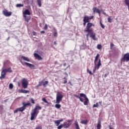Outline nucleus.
<instances>
[{
	"label": "nucleus",
	"instance_id": "8fccbe9b",
	"mask_svg": "<svg viewBox=\"0 0 129 129\" xmlns=\"http://www.w3.org/2000/svg\"><path fill=\"white\" fill-rule=\"evenodd\" d=\"M19 111V108H17L16 110H14V113H17Z\"/></svg>",
	"mask_w": 129,
	"mask_h": 129
},
{
	"label": "nucleus",
	"instance_id": "bf43d9fd",
	"mask_svg": "<svg viewBox=\"0 0 129 129\" xmlns=\"http://www.w3.org/2000/svg\"><path fill=\"white\" fill-rule=\"evenodd\" d=\"M58 120L59 121V122H61L63 121V119H59Z\"/></svg>",
	"mask_w": 129,
	"mask_h": 129
},
{
	"label": "nucleus",
	"instance_id": "0eeeda50",
	"mask_svg": "<svg viewBox=\"0 0 129 129\" xmlns=\"http://www.w3.org/2000/svg\"><path fill=\"white\" fill-rule=\"evenodd\" d=\"M101 60H100V59H99L98 60V62L97 64H95V68L93 70V72H95V70H96V69L98 70L99 69V67H100V66H101Z\"/></svg>",
	"mask_w": 129,
	"mask_h": 129
},
{
	"label": "nucleus",
	"instance_id": "774afa93",
	"mask_svg": "<svg viewBox=\"0 0 129 129\" xmlns=\"http://www.w3.org/2000/svg\"><path fill=\"white\" fill-rule=\"evenodd\" d=\"M104 77H106V75H105Z\"/></svg>",
	"mask_w": 129,
	"mask_h": 129
},
{
	"label": "nucleus",
	"instance_id": "13d9d810",
	"mask_svg": "<svg viewBox=\"0 0 129 129\" xmlns=\"http://www.w3.org/2000/svg\"><path fill=\"white\" fill-rule=\"evenodd\" d=\"M64 84H66V83H67V81L66 80L64 82H63Z\"/></svg>",
	"mask_w": 129,
	"mask_h": 129
},
{
	"label": "nucleus",
	"instance_id": "bb28decb",
	"mask_svg": "<svg viewBox=\"0 0 129 129\" xmlns=\"http://www.w3.org/2000/svg\"><path fill=\"white\" fill-rule=\"evenodd\" d=\"M23 105H24L26 108V106H30L31 105V103H27L25 104V103H23Z\"/></svg>",
	"mask_w": 129,
	"mask_h": 129
},
{
	"label": "nucleus",
	"instance_id": "4d7b16f0",
	"mask_svg": "<svg viewBox=\"0 0 129 129\" xmlns=\"http://www.w3.org/2000/svg\"><path fill=\"white\" fill-rule=\"evenodd\" d=\"M40 33H41V34H45V31H41Z\"/></svg>",
	"mask_w": 129,
	"mask_h": 129
},
{
	"label": "nucleus",
	"instance_id": "5701e85b",
	"mask_svg": "<svg viewBox=\"0 0 129 129\" xmlns=\"http://www.w3.org/2000/svg\"><path fill=\"white\" fill-rule=\"evenodd\" d=\"M24 18H25L26 22H27V23H29V21H30V19H31V17L25 16V17H24Z\"/></svg>",
	"mask_w": 129,
	"mask_h": 129
},
{
	"label": "nucleus",
	"instance_id": "c85d7f7f",
	"mask_svg": "<svg viewBox=\"0 0 129 129\" xmlns=\"http://www.w3.org/2000/svg\"><path fill=\"white\" fill-rule=\"evenodd\" d=\"M60 122L58 120L54 121V123L56 124V126H58L59 124H60Z\"/></svg>",
	"mask_w": 129,
	"mask_h": 129
},
{
	"label": "nucleus",
	"instance_id": "f8f14e48",
	"mask_svg": "<svg viewBox=\"0 0 129 129\" xmlns=\"http://www.w3.org/2000/svg\"><path fill=\"white\" fill-rule=\"evenodd\" d=\"M6 72L4 69L1 73V76L0 77L1 80H3L4 78H6Z\"/></svg>",
	"mask_w": 129,
	"mask_h": 129
},
{
	"label": "nucleus",
	"instance_id": "a878e982",
	"mask_svg": "<svg viewBox=\"0 0 129 129\" xmlns=\"http://www.w3.org/2000/svg\"><path fill=\"white\" fill-rule=\"evenodd\" d=\"M88 122V121H87V120L81 121V123H82V124H87Z\"/></svg>",
	"mask_w": 129,
	"mask_h": 129
},
{
	"label": "nucleus",
	"instance_id": "393cba45",
	"mask_svg": "<svg viewBox=\"0 0 129 129\" xmlns=\"http://www.w3.org/2000/svg\"><path fill=\"white\" fill-rule=\"evenodd\" d=\"M125 4L128 7V10L129 11V0L124 1Z\"/></svg>",
	"mask_w": 129,
	"mask_h": 129
},
{
	"label": "nucleus",
	"instance_id": "6e6552de",
	"mask_svg": "<svg viewBox=\"0 0 129 129\" xmlns=\"http://www.w3.org/2000/svg\"><path fill=\"white\" fill-rule=\"evenodd\" d=\"M88 33H90V38H92L94 41H96V38H95V36H96V34L95 33L93 32V31H91L90 32H88Z\"/></svg>",
	"mask_w": 129,
	"mask_h": 129
},
{
	"label": "nucleus",
	"instance_id": "603ef678",
	"mask_svg": "<svg viewBox=\"0 0 129 129\" xmlns=\"http://www.w3.org/2000/svg\"><path fill=\"white\" fill-rule=\"evenodd\" d=\"M103 15H105V16L108 17V15L106 14V13L104 12H103Z\"/></svg>",
	"mask_w": 129,
	"mask_h": 129
},
{
	"label": "nucleus",
	"instance_id": "a211bd4d",
	"mask_svg": "<svg viewBox=\"0 0 129 129\" xmlns=\"http://www.w3.org/2000/svg\"><path fill=\"white\" fill-rule=\"evenodd\" d=\"M25 109H26V108L24 105L22 107H21L20 108H18L19 111H21V112H23V111H24V110H25Z\"/></svg>",
	"mask_w": 129,
	"mask_h": 129
},
{
	"label": "nucleus",
	"instance_id": "20e7f679",
	"mask_svg": "<svg viewBox=\"0 0 129 129\" xmlns=\"http://www.w3.org/2000/svg\"><path fill=\"white\" fill-rule=\"evenodd\" d=\"M22 87H23V88H25V89L28 88V82L27 79L25 78L23 79L22 80Z\"/></svg>",
	"mask_w": 129,
	"mask_h": 129
},
{
	"label": "nucleus",
	"instance_id": "6ab92c4d",
	"mask_svg": "<svg viewBox=\"0 0 129 129\" xmlns=\"http://www.w3.org/2000/svg\"><path fill=\"white\" fill-rule=\"evenodd\" d=\"M101 122L100 121H98L97 125V129H100L101 128Z\"/></svg>",
	"mask_w": 129,
	"mask_h": 129
},
{
	"label": "nucleus",
	"instance_id": "4468645a",
	"mask_svg": "<svg viewBox=\"0 0 129 129\" xmlns=\"http://www.w3.org/2000/svg\"><path fill=\"white\" fill-rule=\"evenodd\" d=\"M63 124L64 128H68V127L71 125V123H68V122H64Z\"/></svg>",
	"mask_w": 129,
	"mask_h": 129
},
{
	"label": "nucleus",
	"instance_id": "9b49d317",
	"mask_svg": "<svg viewBox=\"0 0 129 129\" xmlns=\"http://www.w3.org/2000/svg\"><path fill=\"white\" fill-rule=\"evenodd\" d=\"M23 15L24 17H26V16H27V15L30 16L31 15V13L30 12V11L28 9H26L23 12Z\"/></svg>",
	"mask_w": 129,
	"mask_h": 129
},
{
	"label": "nucleus",
	"instance_id": "79ce46f5",
	"mask_svg": "<svg viewBox=\"0 0 129 129\" xmlns=\"http://www.w3.org/2000/svg\"><path fill=\"white\" fill-rule=\"evenodd\" d=\"M30 101H31V103L33 104H35V101H34V99L33 98H31L30 99Z\"/></svg>",
	"mask_w": 129,
	"mask_h": 129
},
{
	"label": "nucleus",
	"instance_id": "2f4dec72",
	"mask_svg": "<svg viewBox=\"0 0 129 129\" xmlns=\"http://www.w3.org/2000/svg\"><path fill=\"white\" fill-rule=\"evenodd\" d=\"M62 127H64L63 124H61L59 125V126H58L57 129H61V128H62Z\"/></svg>",
	"mask_w": 129,
	"mask_h": 129
},
{
	"label": "nucleus",
	"instance_id": "72a5a7b5",
	"mask_svg": "<svg viewBox=\"0 0 129 129\" xmlns=\"http://www.w3.org/2000/svg\"><path fill=\"white\" fill-rule=\"evenodd\" d=\"M108 23H112V19L110 18V17H108Z\"/></svg>",
	"mask_w": 129,
	"mask_h": 129
},
{
	"label": "nucleus",
	"instance_id": "e433bc0d",
	"mask_svg": "<svg viewBox=\"0 0 129 129\" xmlns=\"http://www.w3.org/2000/svg\"><path fill=\"white\" fill-rule=\"evenodd\" d=\"M97 48L98 50H100L101 49V45L100 44H98Z\"/></svg>",
	"mask_w": 129,
	"mask_h": 129
},
{
	"label": "nucleus",
	"instance_id": "ea45409f",
	"mask_svg": "<svg viewBox=\"0 0 129 129\" xmlns=\"http://www.w3.org/2000/svg\"><path fill=\"white\" fill-rule=\"evenodd\" d=\"M98 60V58H95V60H94L95 65H97V63H96V62Z\"/></svg>",
	"mask_w": 129,
	"mask_h": 129
},
{
	"label": "nucleus",
	"instance_id": "e2e57ef3",
	"mask_svg": "<svg viewBox=\"0 0 129 129\" xmlns=\"http://www.w3.org/2000/svg\"><path fill=\"white\" fill-rule=\"evenodd\" d=\"M54 45H57V43L56 42V41H54Z\"/></svg>",
	"mask_w": 129,
	"mask_h": 129
},
{
	"label": "nucleus",
	"instance_id": "864d4df0",
	"mask_svg": "<svg viewBox=\"0 0 129 129\" xmlns=\"http://www.w3.org/2000/svg\"><path fill=\"white\" fill-rule=\"evenodd\" d=\"M33 36H36L37 35V33H36L35 31L33 32Z\"/></svg>",
	"mask_w": 129,
	"mask_h": 129
},
{
	"label": "nucleus",
	"instance_id": "c03bdc74",
	"mask_svg": "<svg viewBox=\"0 0 129 129\" xmlns=\"http://www.w3.org/2000/svg\"><path fill=\"white\" fill-rule=\"evenodd\" d=\"M93 18H94V16H91L89 17V20H92V19H93Z\"/></svg>",
	"mask_w": 129,
	"mask_h": 129
},
{
	"label": "nucleus",
	"instance_id": "ddd939ff",
	"mask_svg": "<svg viewBox=\"0 0 129 129\" xmlns=\"http://www.w3.org/2000/svg\"><path fill=\"white\" fill-rule=\"evenodd\" d=\"M92 11L93 13H97L99 15H100V10L99 9H97L96 7H94L92 9Z\"/></svg>",
	"mask_w": 129,
	"mask_h": 129
},
{
	"label": "nucleus",
	"instance_id": "cd10ccee",
	"mask_svg": "<svg viewBox=\"0 0 129 129\" xmlns=\"http://www.w3.org/2000/svg\"><path fill=\"white\" fill-rule=\"evenodd\" d=\"M37 4L38 5L39 7L41 8L42 7V2L41 0H37Z\"/></svg>",
	"mask_w": 129,
	"mask_h": 129
},
{
	"label": "nucleus",
	"instance_id": "680f3d73",
	"mask_svg": "<svg viewBox=\"0 0 129 129\" xmlns=\"http://www.w3.org/2000/svg\"><path fill=\"white\" fill-rule=\"evenodd\" d=\"M109 129H113V127H111V126L109 125Z\"/></svg>",
	"mask_w": 129,
	"mask_h": 129
},
{
	"label": "nucleus",
	"instance_id": "1a4fd4ad",
	"mask_svg": "<svg viewBox=\"0 0 129 129\" xmlns=\"http://www.w3.org/2000/svg\"><path fill=\"white\" fill-rule=\"evenodd\" d=\"M37 114H38V113H37V111H35L34 110L33 112L31 114V118H30L31 120H34L35 119V117L37 116Z\"/></svg>",
	"mask_w": 129,
	"mask_h": 129
},
{
	"label": "nucleus",
	"instance_id": "5fc2aeb1",
	"mask_svg": "<svg viewBox=\"0 0 129 129\" xmlns=\"http://www.w3.org/2000/svg\"><path fill=\"white\" fill-rule=\"evenodd\" d=\"M72 121V120H67V122H68V123H70V122H71Z\"/></svg>",
	"mask_w": 129,
	"mask_h": 129
},
{
	"label": "nucleus",
	"instance_id": "7c9ffc66",
	"mask_svg": "<svg viewBox=\"0 0 129 129\" xmlns=\"http://www.w3.org/2000/svg\"><path fill=\"white\" fill-rule=\"evenodd\" d=\"M22 7H24V4H17L16 8H22Z\"/></svg>",
	"mask_w": 129,
	"mask_h": 129
},
{
	"label": "nucleus",
	"instance_id": "473e14b6",
	"mask_svg": "<svg viewBox=\"0 0 129 129\" xmlns=\"http://www.w3.org/2000/svg\"><path fill=\"white\" fill-rule=\"evenodd\" d=\"M42 101L44 102L45 103H47V104H49V102H48V101H47V100H46L45 98H42Z\"/></svg>",
	"mask_w": 129,
	"mask_h": 129
},
{
	"label": "nucleus",
	"instance_id": "c756f323",
	"mask_svg": "<svg viewBox=\"0 0 129 129\" xmlns=\"http://www.w3.org/2000/svg\"><path fill=\"white\" fill-rule=\"evenodd\" d=\"M76 97H77L78 98H79V99H80V101H81V102H84V100L83 99V98L80 97H78V96H76Z\"/></svg>",
	"mask_w": 129,
	"mask_h": 129
},
{
	"label": "nucleus",
	"instance_id": "6e6d98bb",
	"mask_svg": "<svg viewBox=\"0 0 129 129\" xmlns=\"http://www.w3.org/2000/svg\"><path fill=\"white\" fill-rule=\"evenodd\" d=\"M87 22H85V21H84V23H83V25L84 26H86V23H87Z\"/></svg>",
	"mask_w": 129,
	"mask_h": 129
},
{
	"label": "nucleus",
	"instance_id": "09e8293b",
	"mask_svg": "<svg viewBox=\"0 0 129 129\" xmlns=\"http://www.w3.org/2000/svg\"><path fill=\"white\" fill-rule=\"evenodd\" d=\"M114 46V45L112 43H110V49L112 50V47Z\"/></svg>",
	"mask_w": 129,
	"mask_h": 129
},
{
	"label": "nucleus",
	"instance_id": "338daca9",
	"mask_svg": "<svg viewBox=\"0 0 129 129\" xmlns=\"http://www.w3.org/2000/svg\"><path fill=\"white\" fill-rule=\"evenodd\" d=\"M63 66H66V63H63Z\"/></svg>",
	"mask_w": 129,
	"mask_h": 129
},
{
	"label": "nucleus",
	"instance_id": "3c124183",
	"mask_svg": "<svg viewBox=\"0 0 129 129\" xmlns=\"http://www.w3.org/2000/svg\"><path fill=\"white\" fill-rule=\"evenodd\" d=\"M98 58H99V54H97V55L95 57L96 59H98Z\"/></svg>",
	"mask_w": 129,
	"mask_h": 129
},
{
	"label": "nucleus",
	"instance_id": "de8ad7c7",
	"mask_svg": "<svg viewBox=\"0 0 129 129\" xmlns=\"http://www.w3.org/2000/svg\"><path fill=\"white\" fill-rule=\"evenodd\" d=\"M47 29H48V25L45 24L44 26V30H47Z\"/></svg>",
	"mask_w": 129,
	"mask_h": 129
},
{
	"label": "nucleus",
	"instance_id": "f03ea898",
	"mask_svg": "<svg viewBox=\"0 0 129 129\" xmlns=\"http://www.w3.org/2000/svg\"><path fill=\"white\" fill-rule=\"evenodd\" d=\"M80 96L81 97H84V98H85V101L84 102V105H88V102H89V100L88 99V98H87V96H86V95L83 93H81L80 94Z\"/></svg>",
	"mask_w": 129,
	"mask_h": 129
},
{
	"label": "nucleus",
	"instance_id": "c9c22d12",
	"mask_svg": "<svg viewBox=\"0 0 129 129\" xmlns=\"http://www.w3.org/2000/svg\"><path fill=\"white\" fill-rule=\"evenodd\" d=\"M48 83H49V82H48L47 81H45L43 84V86L45 87L46 85L48 84Z\"/></svg>",
	"mask_w": 129,
	"mask_h": 129
},
{
	"label": "nucleus",
	"instance_id": "f704fd0d",
	"mask_svg": "<svg viewBox=\"0 0 129 129\" xmlns=\"http://www.w3.org/2000/svg\"><path fill=\"white\" fill-rule=\"evenodd\" d=\"M13 87H14V85H13V84H9V89H13Z\"/></svg>",
	"mask_w": 129,
	"mask_h": 129
},
{
	"label": "nucleus",
	"instance_id": "aec40b11",
	"mask_svg": "<svg viewBox=\"0 0 129 129\" xmlns=\"http://www.w3.org/2000/svg\"><path fill=\"white\" fill-rule=\"evenodd\" d=\"M5 71L7 72H9L10 73H12L13 72V71L12 70V69L11 68H9L8 69H5Z\"/></svg>",
	"mask_w": 129,
	"mask_h": 129
},
{
	"label": "nucleus",
	"instance_id": "0e129e2a",
	"mask_svg": "<svg viewBox=\"0 0 129 129\" xmlns=\"http://www.w3.org/2000/svg\"><path fill=\"white\" fill-rule=\"evenodd\" d=\"M40 87V86H39V85L36 86V87L37 88H38V87Z\"/></svg>",
	"mask_w": 129,
	"mask_h": 129
},
{
	"label": "nucleus",
	"instance_id": "412c9836",
	"mask_svg": "<svg viewBox=\"0 0 129 129\" xmlns=\"http://www.w3.org/2000/svg\"><path fill=\"white\" fill-rule=\"evenodd\" d=\"M20 92H21V93H30V91L29 90H21L20 91Z\"/></svg>",
	"mask_w": 129,
	"mask_h": 129
},
{
	"label": "nucleus",
	"instance_id": "39448f33",
	"mask_svg": "<svg viewBox=\"0 0 129 129\" xmlns=\"http://www.w3.org/2000/svg\"><path fill=\"white\" fill-rule=\"evenodd\" d=\"M92 26H94L93 24L91 23H88L86 26V29L85 30V32H87V33L88 32H91L92 31V29H90L91 27H92Z\"/></svg>",
	"mask_w": 129,
	"mask_h": 129
},
{
	"label": "nucleus",
	"instance_id": "dca6fc26",
	"mask_svg": "<svg viewBox=\"0 0 129 129\" xmlns=\"http://www.w3.org/2000/svg\"><path fill=\"white\" fill-rule=\"evenodd\" d=\"M21 59H23L24 61H26L27 62H30V59H29L28 57H27L26 56H21Z\"/></svg>",
	"mask_w": 129,
	"mask_h": 129
},
{
	"label": "nucleus",
	"instance_id": "58836bf2",
	"mask_svg": "<svg viewBox=\"0 0 129 129\" xmlns=\"http://www.w3.org/2000/svg\"><path fill=\"white\" fill-rule=\"evenodd\" d=\"M100 24L101 28H102V29H104L105 28L104 25L102 24L101 22H100Z\"/></svg>",
	"mask_w": 129,
	"mask_h": 129
},
{
	"label": "nucleus",
	"instance_id": "69168bd1",
	"mask_svg": "<svg viewBox=\"0 0 129 129\" xmlns=\"http://www.w3.org/2000/svg\"><path fill=\"white\" fill-rule=\"evenodd\" d=\"M10 40V37L7 38V41H9Z\"/></svg>",
	"mask_w": 129,
	"mask_h": 129
},
{
	"label": "nucleus",
	"instance_id": "4c0bfd02",
	"mask_svg": "<svg viewBox=\"0 0 129 129\" xmlns=\"http://www.w3.org/2000/svg\"><path fill=\"white\" fill-rule=\"evenodd\" d=\"M93 107H98V103H96V104H94Z\"/></svg>",
	"mask_w": 129,
	"mask_h": 129
},
{
	"label": "nucleus",
	"instance_id": "b1692460",
	"mask_svg": "<svg viewBox=\"0 0 129 129\" xmlns=\"http://www.w3.org/2000/svg\"><path fill=\"white\" fill-rule=\"evenodd\" d=\"M37 109H42V107H41L40 106H36L35 108L34 109V110L35 111H37Z\"/></svg>",
	"mask_w": 129,
	"mask_h": 129
},
{
	"label": "nucleus",
	"instance_id": "f3484780",
	"mask_svg": "<svg viewBox=\"0 0 129 129\" xmlns=\"http://www.w3.org/2000/svg\"><path fill=\"white\" fill-rule=\"evenodd\" d=\"M83 22H86L87 23H89V17L85 16L84 17Z\"/></svg>",
	"mask_w": 129,
	"mask_h": 129
},
{
	"label": "nucleus",
	"instance_id": "7ed1b4c3",
	"mask_svg": "<svg viewBox=\"0 0 129 129\" xmlns=\"http://www.w3.org/2000/svg\"><path fill=\"white\" fill-rule=\"evenodd\" d=\"M128 62L129 61V53H126L124 55L123 58L121 59V62Z\"/></svg>",
	"mask_w": 129,
	"mask_h": 129
},
{
	"label": "nucleus",
	"instance_id": "4be33fe9",
	"mask_svg": "<svg viewBox=\"0 0 129 129\" xmlns=\"http://www.w3.org/2000/svg\"><path fill=\"white\" fill-rule=\"evenodd\" d=\"M75 125L76 129H80V128H79V125L78 124V122H77V121H75Z\"/></svg>",
	"mask_w": 129,
	"mask_h": 129
},
{
	"label": "nucleus",
	"instance_id": "f257e3e1",
	"mask_svg": "<svg viewBox=\"0 0 129 129\" xmlns=\"http://www.w3.org/2000/svg\"><path fill=\"white\" fill-rule=\"evenodd\" d=\"M63 97H64V96L62 95V93L60 92H57L56 94V102L55 103H57V104L55 105V107L56 108H60L61 107V105L59 104L60 102H61L62 99H63Z\"/></svg>",
	"mask_w": 129,
	"mask_h": 129
},
{
	"label": "nucleus",
	"instance_id": "9d476101",
	"mask_svg": "<svg viewBox=\"0 0 129 129\" xmlns=\"http://www.w3.org/2000/svg\"><path fill=\"white\" fill-rule=\"evenodd\" d=\"M3 13L5 17H11L12 16V12H8L7 10H3Z\"/></svg>",
	"mask_w": 129,
	"mask_h": 129
},
{
	"label": "nucleus",
	"instance_id": "a18cd8bd",
	"mask_svg": "<svg viewBox=\"0 0 129 129\" xmlns=\"http://www.w3.org/2000/svg\"><path fill=\"white\" fill-rule=\"evenodd\" d=\"M89 35H90V33L88 32V34H86L87 39L88 40V37L89 36Z\"/></svg>",
	"mask_w": 129,
	"mask_h": 129
},
{
	"label": "nucleus",
	"instance_id": "2eb2a0df",
	"mask_svg": "<svg viewBox=\"0 0 129 129\" xmlns=\"http://www.w3.org/2000/svg\"><path fill=\"white\" fill-rule=\"evenodd\" d=\"M34 56L35 58H36L38 60H42L43 58H42V57H41V56H40L39 54H38L37 53H34Z\"/></svg>",
	"mask_w": 129,
	"mask_h": 129
},
{
	"label": "nucleus",
	"instance_id": "052dcab7",
	"mask_svg": "<svg viewBox=\"0 0 129 129\" xmlns=\"http://www.w3.org/2000/svg\"><path fill=\"white\" fill-rule=\"evenodd\" d=\"M99 104H100V105H102V102H99Z\"/></svg>",
	"mask_w": 129,
	"mask_h": 129
},
{
	"label": "nucleus",
	"instance_id": "37998d69",
	"mask_svg": "<svg viewBox=\"0 0 129 129\" xmlns=\"http://www.w3.org/2000/svg\"><path fill=\"white\" fill-rule=\"evenodd\" d=\"M87 72L89 73L90 74V75H92L93 74L89 70H87Z\"/></svg>",
	"mask_w": 129,
	"mask_h": 129
},
{
	"label": "nucleus",
	"instance_id": "a19ab883",
	"mask_svg": "<svg viewBox=\"0 0 129 129\" xmlns=\"http://www.w3.org/2000/svg\"><path fill=\"white\" fill-rule=\"evenodd\" d=\"M53 36H54V37H57V36H58V33H57V32H55L54 33Z\"/></svg>",
	"mask_w": 129,
	"mask_h": 129
},
{
	"label": "nucleus",
	"instance_id": "423d86ee",
	"mask_svg": "<svg viewBox=\"0 0 129 129\" xmlns=\"http://www.w3.org/2000/svg\"><path fill=\"white\" fill-rule=\"evenodd\" d=\"M20 62L23 66L26 65V66L30 67L31 68V69H33V68H34V67H35V66H34V64H31L30 63L26 62H23L21 60H20Z\"/></svg>",
	"mask_w": 129,
	"mask_h": 129
},
{
	"label": "nucleus",
	"instance_id": "49530a36",
	"mask_svg": "<svg viewBox=\"0 0 129 129\" xmlns=\"http://www.w3.org/2000/svg\"><path fill=\"white\" fill-rule=\"evenodd\" d=\"M42 84H43V82H39L38 84V86H42Z\"/></svg>",
	"mask_w": 129,
	"mask_h": 129
}]
</instances>
